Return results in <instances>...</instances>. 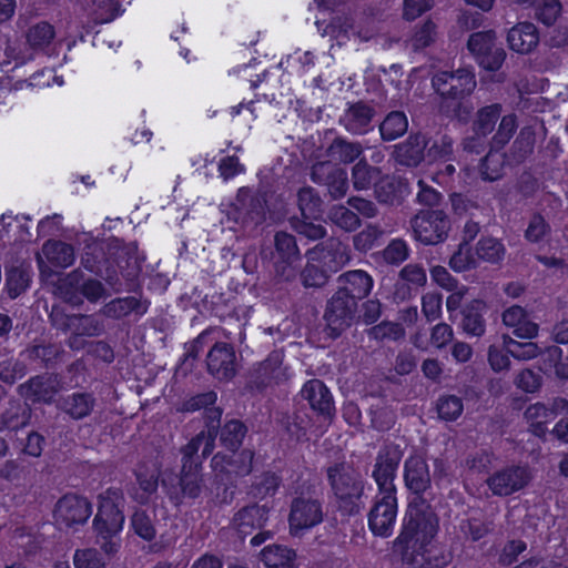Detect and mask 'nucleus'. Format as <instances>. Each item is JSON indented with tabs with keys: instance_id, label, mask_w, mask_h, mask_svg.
I'll return each mask as SVG.
<instances>
[{
	"instance_id": "38",
	"label": "nucleus",
	"mask_w": 568,
	"mask_h": 568,
	"mask_svg": "<svg viewBox=\"0 0 568 568\" xmlns=\"http://www.w3.org/2000/svg\"><path fill=\"white\" fill-rule=\"evenodd\" d=\"M379 171L369 166L365 161H359L353 168V184L357 190H366L375 183Z\"/></svg>"
},
{
	"instance_id": "58",
	"label": "nucleus",
	"mask_w": 568,
	"mask_h": 568,
	"mask_svg": "<svg viewBox=\"0 0 568 568\" xmlns=\"http://www.w3.org/2000/svg\"><path fill=\"white\" fill-rule=\"evenodd\" d=\"M501 159L497 153H489L480 164V174L484 180L495 181L501 173Z\"/></svg>"
},
{
	"instance_id": "5",
	"label": "nucleus",
	"mask_w": 568,
	"mask_h": 568,
	"mask_svg": "<svg viewBox=\"0 0 568 568\" xmlns=\"http://www.w3.org/2000/svg\"><path fill=\"white\" fill-rule=\"evenodd\" d=\"M412 229L417 241L425 245H435L445 241L450 222L443 211H420L412 220Z\"/></svg>"
},
{
	"instance_id": "49",
	"label": "nucleus",
	"mask_w": 568,
	"mask_h": 568,
	"mask_svg": "<svg viewBox=\"0 0 568 568\" xmlns=\"http://www.w3.org/2000/svg\"><path fill=\"white\" fill-rule=\"evenodd\" d=\"M73 564L75 568H104L105 566L99 551L91 548L77 550L73 556Z\"/></svg>"
},
{
	"instance_id": "32",
	"label": "nucleus",
	"mask_w": 568,
	"mask_h": 568,
	"mask_svg": "<svg viewBox=\"0 0 568 568\" xmlns=\"http://www.w3.org/2000/svg\"><path fill=\"white\" fill-rule=\"evenodd\" d=\"M425 160L428 164L447 162L453 154V140L447 135H440L432 141L428 140Z\"/></svg>"
},
{
	"instance_id": "61",
	"label": "nucleus",
	"mask_w": 568,
	"mask_h": 568,
	"mask_svg": "<svg viewBox=\"0 0 568 568\" xmlns=\"http://www.w3.org/2000/svg\"><path fill=\"white\" fill-rule=\"evenodd\" d=\"M507 351L491 345L488 348V363L491 369L496 373L501 371H508L510 368V359Z\"/></svg>"
},
{
	"instance_id": "47",
	"label": "nucleus",
	"mask_w": 568,
	"mask_h": 568,
	"mask_svg": "<svg viewBox=\"0 0 568 568\" xmlns=\"http://www.w3.org/2000/svg\"><path fill=\"white\" fill-rule=\"evenodd\" d=\"M138 483L142 494L136 493V498L143 503L158 488V470L155 468L152 470L140 469L138 471Z\"/></svg>"
},
{
	"instance_id": "9",
	"label": "nucleus",
	"mask_w": 568,
	"mask_h": 568,
	"mask_svg": "<svg viewBox=\"0 0 568 568\" xmlns=\"http://www.w3.org/2000/svg\"><path fill=\"white\" fill-rule=\"evenodd\" d=\"M494 31L476 32L468 40V49L481 68L488 71L498 70L505 61L506 52L496 44Z\"/></svg>"
},
{
	"instance_id": "57",
	"label": "nucleus",
	"mask_w": 568,
	"mask_h": 568,
	"mask_svg": "<svg viewBox=\"0 0 568 568\" xmlns=\"http://www.w3.org/2000/svg\"><path fill=\"white\" fill-rule=\"evenodd\" d=\"M371 334L375 338H382V339L387 338V339L396 341V339L404 337L405 331L402 327V325H399L397 323L385 322L377 326H374L371 329Z\"/></svg>"
},
{
	"instance_id": "46",
	"label": "nucleus",
	"mask_w": 568,
	"mask_h": 568,
	"mask_svg": "<svg viewBox=\"0 0 568 568\" xmlns=\"http://www.w3.org/2000/svg\"><path fill=\"white\" fill-rule=\"evenodd\" d=\"M436 24L432 20H426L414 33L410 39L412 47L416 50L424 49L435 41Z\"/></svg>"
},
{
	"instance_id": "30",
	"label": "nucleus",
	"mask_w": 568,
	"mask_h": 568,
	"mask_svg": "<svg viewBox=\"0 0 568 568\" xmlns=\"http://www.w3.org/2000/svg\"><path fill=\"white\" fill-rule=\"evenodd\" d=\"M94 404L95 400L90 394L74 393L63 399L61 408L72 418L82 419L90 415Z\"/></svg>"
},
{
	"instance_id": "11",
	"label": "nucleus",
	"mask_w": 568,
	"mask_h": 568,
	"mask_svg": "<svg viewBox=\"0 0 568 568\" xmlns=\"http://www.w3.org/2000/svg\"><path fill=\"white\" fill-rule=\"evenodd\" d=\"M402 459V450L397 445H386L378 453L373 477L378 493H395L394 478Z\"/></svg>"
},
{
	"instance_id": "39",
	"label": "nucleus",
	"mask_w": 568,
	"mask_h": 568,
	"mask_svg": "<svg viewBox=\"0 0 568 568\" xmlns=\"http://www.w3.org/2000/svg\"><path fill=\"white\" fill-rule=\"evenodd\" d=\"M329 220L345 231H354L359 225L357 215L345 206L332 207L328 214Z\"/></svg>"
},
{
	"instance_id": "27",
	"label": "nucleus",
	"mask_w": 568,
	"mask_h": 568,
	"mask_svg": "<svg viewBox=\"0 0 568 568\" xmlns=\"http://www.w3.org/2000/svg\"><path fill=\"white\" fill-rule=\"evenodd\" d=\"M525 418L530 430L540 437L547 433L548 425L555 419V414L546 405L536 403L527 407Z\"/></svg>"
},
{
	"instance_id": "7",
	"label": "nucleus",
	"mask_w": 568,
	"mask_h": 568,
	"mask_svg": "<svg viewBox=\"0 0 568 568\" xmlns=\"http://www.w3.org/2000/svg\"><path fill=\"white\" fill-rule=\"evenodd\" d=\"M397 518V498L395 493H378L368 514V527L378 537L393 534Z\"/></svg>"
},
{
	"instance_id": "17",
	"label": "nucleus",
	"mask_w": 568,
	"mask_h": 568,
	"mask_svg": "<svg viewBox=\"0 0 568 568\" xmlns=\"http://www.w3.org/2000/svg\"><path fill=\"white\" fill-rule=\"evenodd\" d=\"M232 452L231 456L219 453L212 458L214 471L235 476L247 475L252 469L253 453L248 449L240 453Z\"/></svg>"
},
{
	"instance_id": "28",
	"label": "nucleus",
	"mask_w": 568,
	"mask_h": 568,
	"mask_svg": "<svg viewBox=\"0 0 568 568\" xmlns=\"http://www.w3.org/2000/svg\"><path fill=\"white\" fill-rule=\"evenodd\" d=\"M500 113L501 105L498 103L483 106L477 111L473 130L478 139L485 138L494 131L497 121L500 119Z\"/></svg>"
},
{
	"instance_id": "59",
	"label": "nucleus",
	"mask_w": 568,
	"mask_h": 568,
	"mask_svg": "<svg viewBox=\"0 0 568 568\" xmlns=\"http://www.w3.org/2000/svg\"><path fill=\"white\" fill-rule=\"evenodd\" d=\"M408 256V248L404 241L395 240L383 252L384 260L389 264H399Z\"/></svg>"
},
{
	"instance_id": "55",
	"label": "nucleus",
	"mask_w": 568,
	"mask_h": 568,
	"mask_svg": "<svg viewBox=\"0 0 568 568\" xmlns=\"http://www.w3.org/2000/svg\"><path fill=\"white\" fill-rule=\"evenodd\" d=\"M422 311L427 321H435L442 314V295L427 293L422 298Z\"/></svg>"
},
{
	"instance_id": "64",
	"label": "nucleus",
	"mask_w": 568,
	"mask_h": 568,
	"mask_svg": "<svg viewBox=\"0 0 568 568\" xmlns=\"http://www.w3.org/2000/svg\"><path fill=\"white\" fill-rule=\"evenodd\" d=\"M400 278L414 286H423L427 281L425 270L417 264H407L400 271Z\"/></svg>"
},
{
	"instance_id": "4",
	"label": "nucleus",
	"mask_w": 568,
	"mask_h": 568,
	"mask_svg": "<svg viewBox=\"0 0 568 568\" xmlns=\"http://www.w3.org/2000/svg\"><path fill=\"white\" fill-rule=\"evenodd\" d=\"M122 506L123 497L118 490L108 489L99 496L93 526L100 538L118 536L122 530L124 524Z\"/></svg>"
},
{
	"instance_id": "50",
	"label": "nucleus",
	"mask_w": 568,
	"mask_h": 568,
	"mask_svg": "<svg viewBox=\"0 0 568 568\" xmlns=\"http://www.w3.org/2000/svg\"><path fill=\"white\" fill-rule=\"evenodd\" d=\"M449 265L456 272H464L476 265V258L467 243L459 245L458 251L452 256Z\"/></svg>"
},
{
	"instance_id": "62",
	"label": "nucleus",
	"mask_w": 568,
	"mask_h": 568,
	"mask_svg": "<svg viewBox=\"0 0 568 568\" xmlns=\"http://www.w3.org/2000/svg\"><path fill=\"white\" fill-rule=\"evenodd\" d=\"M515 384L524 392L534 393L539 389L541 378L531 369H524L517 375Z\"/></svg>"
},
{
	"instance_id": "56",
	"label": "nucleus",
	"mask_w": 568,
	"mask_h": 568,
	"mask_svg": "<svg viewBox=\"0 0 568 568\" xmlns=\"http://www.w3.org/2000/svg\"><path fill=\"white\" fill-rule=\"evenodd\" d=\"M561 13V4L558 0L545 1L537 8V19L545 24H552L556 22Z\"/></svg>"
},
{
	"instance_id": "23",
	"label": "nucleus",
	"mask_w": 568,
	"mask_h": 568,
	"mask_svg": "<svg viewBox=\"0 0 568 568\" xmlns=\"http://www.w3.org/2000/svg\"><path fill=\"white\" fill-rule=\"evenodd\" d=\"M302 397L311 407L321 413L329 414L333 408V400L327 387L318 379H312L304 384L301 390Z\"/></svg>"
},
{
	"instance_id": "21",
	"label": "nucleus",
	"mask_w": 568,
	"mask_h": 568,
	"mask_svg": "<svg viewBox=\"0 0 568 568\" xmlns=\"http://www.w3.org/2000/svg\"><path fill=\"white\" fill-rule=\"evenodd\" d=\"M268 519V508L253 505L241 509L233 518V526L239 534L246 536L254 529L262 528Z\"/></svg>"
},
{
	"instance_id": "45",
	"label": "nucleus",
	"mask_w": 568,
	"mask_h": 568,
	"mask_svg": "<svg viewBox=\"0 0 568 568\" xmlns=\"http://www.w3.org/2000/svg\"><path fill=\"white\" fill-rule=\"evenodd\" d=\"M462 399L456 396H445L438 400L437 410L439 417L446 420H455L463 413Z\"/></svg>"
},
{
	"instance_id": "43",
	"label": "nucleus",
	"mask_w": 568,
	"mask_h": 568,
	"mask_svg": "<svg viewBox=\"0 0 568 568\" xmlns=\"http://www.w3.org/2000/svg\"><path fill=\"white\" fill-rule=\"evenodd\" d=\"M54 38L53 27L47 22L38 23L28 31V43L33 48L48 45Z\"/></svg>"
},
{
	"instance_id": "51",
	"label": "nucleus",
	"mask_w": 568,
	"mask_h": 568,
	"mask_svg": "<svg viewBox=\"0 0 568 568\" xmlns=\"http://www.w3.org/2000/svg\"><path fill=\"white\" fill-rule=\"evenodd\" d=\"M550 227L546 220L540 215H534L528 223L525 237L531 243H538L548 235Z\"/></svg>"
},
{
	"instance_id": "42",
	"label": "nucleus",
	"mask_w": 568,
	"mask_h": 568,
	"mask_svg": "<svg viewBox=\"0 0 568 568\" xmlns=\"http://www.w3.org/2000/svg\"><path fill=\"white\" fill-rule=\"evenodd\" d=\"M310 260V256H307ZM331 273L326 271L320 263L315 261H308L305 270L302 273L303 284L307 287H317L326 283V280Z\"/></svg>"
},
{
	"instance_id": "1",
	"label": "nucleus",
	"mask_w": 568,
	"mask_h": 568,
	"mask_svg": "<svg viewBox=\"0 0 568 568\" xmlns=\"http://www.w3.org/2000/svg\"><path fill=\"white\" fill-rule=\"evenodd\" d=\"M438 518L422 496H413L405 515L403 530L395 540L402 549L403 560L413 568H442L435 537Z\"/></svg>"
},
{
	"instance_id": "60",
	"label": "nucleus",
	"mask_w": 568,
	"mask_h": 568,
	"mask_svg": "<svg viewBox=\"0 0 568 568\" xmlns=\"http://www.w3.org/2000/svg\"><path fill=\"white\" fill-rule=\"evenodd\" d=\"M71 326L74 327L77 334L93 336L98 335L101 332V326L99 323L91 316H75L71 320Z\"/></svg>"
},
{
	"instance_id": "40",
	"label": "nucleus",
	"mask_w": 568,
	"mask_h": 568,
	"mask_svg": "<svg viewBox=\"0 0 568 568\" xmlns=\"http://www.w3.org/2000/svg\"><path fill=\"white\" fill-rule=\"evenodd\" d=\"M244 436V425L239 420H231L224 425L221 439L225 447H227L230 450H235L241 445Z\"/></svg>"
},
{
	"instance_id": "29",
	"label": "nucleus",
	"mask_w": 568,
	"mask_h": 568,
	"mask_svg": "<svg viewBox=\"0 0 568 568\" xmlns=\"http://www.w3.org/2000/svg\"><path fill=\"white\" fill-rule=\"evenodd\" d=\"M283 356L280 352H274L270 357L260 364L256 369V378L263 385L277 383L283 379L286 374L282 367Z\"/></svg>"
},
{
	"instance_id": "22",
	"label": "nucleus",
	"mask_w": 568,
	"mask_h": 568,
	"mask_svg": "<svg viewBox=\"0 0 568 568\" xmlns=\"http://www.w3.org/2000/svg\"><path fill=\"white\" fill-rule=\"evenodd\" d=\"M373 115V109L359 102L349 105L341 121L348 132L353 134H364L369 130Z\"/></svg>"
},
{
	"instance_id": "13",
	"label": "nucleus",
	"mask_w": 568,
	"mask_h": 568,
	"mask_svg": "<svg viewBox=\"0 0 568 568\" xmlns=\"http://www.w3.org/2000/svg\"><path fill=\"white\" fill-rule=\"evenodd\" d=\"M355 308L356 302L346 292L337 291L334 294L325 312L326 325L332 336H337L351 325Z\"/></svg>"
},
{
	"instance_id": "52",
	"label": "nucleus",
	"mask_w": 568,
	"mask_h": 568,
	"mask_svg": "<svg viewBox=\"0 0 568 568\" xmlns=\"http://www.w3.org/2000/svg\"><path fill=\"white\" fill-rule=\"evenodd\" d=\"M517 130V118L515 114H506L500 119L494 142L498 145L506 144Z\"/></svg>"
},
{
	"instance_id": "15",
	"label": "nucleus",
	"mask_w": 568,
	"mask_h": 568,
	"mask_svg": "<svg viewBox=\"0 0 568 568\" xmlns=\"http://www.w3.org/2000/svg\"><path fill=\"white\" fill-rule=\"evenodd\" d=\"M209 372L220 381H229L235 375V352L226 343H216L207 355Z\"/></svg>"
},
{
	"instance_id": "33",
	"label": "nucleus",
	"mask_w": 568,
	"mask_h": 568,
	"mask_svg": "<svg viewBox=\"0 0 568 568\" xmlns=\"http://www.w3.org/2000/svg\"><path fill=\"white\" fill-rule=\"evenodd\" d=\"M408 128L405 113L399 111L390 112L379 125L381 135L384 140L392 141L402 136Z\"/></svg>"
},
{
	"instance_id": "37",
	"label": "nucleus",
	"mask_w": 568,
	"mask_h": 568,
	"mask_svg": "<svg viewBox=\"0 0 568 568\" xmlns=\"http://www.w3.org/2000/svg\"><path fill=\"white\" fill-rule=\"evenodd\" d=\"M476 255L479 260L496 263L503 260L505 255V247L496 239H481L477 243Z\"/></svg>"
},
{
	"instance_id": "54",
	"label": "nucleus",
	"mask_w": 568,
	"mask_h": 568,
	"mask_svg": "<svg viewBox=\"0 0 568 568\" xmlns=\"http://www.w3.org/2000/svg\"><path fill=\"white\" fill-rule=\"evenodd\" d=\"M434 7V0H404L403 18L413 21Z\"/></svg>"
},
{
	"instance_id": "19",
	"label": "nucleus",
	"mask_w": 568,
	"mask_h": 568,
	"mask_svg": "<svg viewBox=\"0 0 568 568\" xmlns=\"http://www.w3.org/2000/svg\"><path fill=\"white\" fill-rule=\"evenodd\" d=\"M428 140L423 134L410 135L406 141L395 146V160L406 166H416L425 160Z\"/></svg>"
},
{
	"instance_id": "48",
	"label": "nucleus",
	"mask_w": 568,
	"mask_h": 568,
	"mask_svg": "<svg viewBox=\"0 0 568 568\" xmlns=\"http://www.w3.org/2000/svg\"><path fill=\"white\" fill-rule=\"evenodd\" d=\"M275 247L280 256L291 263L298 255L295 240L287 233L280 232L275 235Z\"/></svg>"
},
{
	"instance_id": "24",
	"label": "nucleus",
	"mask_w": 568,
	"mask_h": 568,
	"mask_svg": "<svg viewBox=\"0 0 568 568\" xmlns=\"http://www.w3.org/2000/svg\"><path fill=\"white\" fill-rule=\"evenodd\" d=\"M485 312L486 304L481 300H473L464 307L462 326L466 334L477 337L484 335L486 325L483 315Z\"/></svg>"
},
{
	"instance_id": "44",
	"label": "nucleus",
	"mask_w": 568,
	"mask_h": 568,
	"mask_svg": "<svg viewBox=\"0 0 568 568\" xmlns=\"http://www.w3.org/2000/svg\"><path fill=\"white\" fill-rule=\"evenodd\" d=\"M131 526L134 532L145 540H152L155 537V528L150 516L143 510H136L131 519Z\"/></svg>"
},
{
	"instance_id": "16",
	"label": "nucleus",
	"mask_w": 568,
	"mask_h": 568,
	"mask_svg": "<svg viewBox=\"0 0 568 568\" xmlns=\"http://www.w3.org/2000/svg\"><path fill=\"white\" fill-rule=\"evenodd\" d=\"M506 40L514 52L529 54L539 43V32L534 23L519 22L508 30Z\"/></svg>"
},
{
	"instance_id": "6",
	"label": "nucleus",
	"mask_w": 568,
	"mask_h": 568,
	"mask_svg": "<svg viewBox=\"0 0 568 568\" xmlns=\"http://www.w3.org/2000/svg\"><path fill=\"white\" fill-rule=\"evenodd\" d=\"M322 520L323 509L317 499L304 494L293 499L288 517L290 531L293 536L302 535Z\"/></svg>"
},
{
	"instance_id": "36",
	"label": "nucleus",
	"mask_w": 568,
	"mask_h": 568,
	"mask_svg": "<svg viewBox=\"0 0 568 568\" xmlns=\"http://www.w3.org/2000/svg\"><path fill=\"white\" fill-rule=\"evenodd\" d=\"M544 368L546 372L552 368L558 378L568 379V356L562 358V349L550 346L546 351Z\"/></svg>"
},
{
	"instance_id": "10",
	"label": "nucleus",
	"mask_w": 568,
	"mask_h": 568,
	"mask_svg": "<svg viewBox=\"0 0 568 568\" xmlns=\"http://www.w3.org/2000/svg\"><path fill=\"white\" fill-rule=\"evenodd\" d=\"M91 515V503L85 497L75 494H67L61 497L54 508L55 521L69 528L85 524Z\"/></svg>"
},
{
	"instance_id": "12",
	"label": "nucleus",
	"mask_w": 568,
	"mask_h": 568,
	"mask_svg": "<svg viewBox=\"0 0 568 568\" xmlns=\"http://www.w3.org/2000/svg\"><path fill=\"white\" fill-rule=\"evenodd\" d=\"M531 479L530 471L526 467L511 466L495 471L486 483L496 496H509L528 485Z\"/></svg>"
},
{
	"instance_id": "53",
	"label": "nucleus",
	"mask_w": 568,
	"mask_h": 568,
	"mask_svg": "<svg viewBox=\"0 0 568 568\" xmlns=\"http://www.w3.org/2000/svg\"><path fill=\"white\" fill-rule=\"evenodd\" d=\"M30 282L29 274L21 270H11L7 277V287L9 295L14 298L24 291Z\"/></svg>"
},
{
	"instance_id": "2",
	"label": "nucleus",
	"mask_w": 568,
	"mask_h": 568,
	"mask_svg": "<svg viewBox=\"0 0 568 568\" xmlns=\"http://www.w3.org/2000/svg\"><path fill=\"white\" fill-rule=\"evenodd\" d=\"M215 427L207 432H201L183 449V464L179 484L184 496L195 498L201 493L200 458L197 452L202 450V456H209L214 447Z\"/></svg>"
},
{
	"instance_id": "41",
	"label": "nucleus",
	"mask_w": 568,
	"mask_h": 568,
	"mask_svg": "<svg viewBox=\"0 0 568 568\" xmlns=\"http://www.w3.org/2000/svg\"><path fill=\"white\" fill-rule=\"evenodd\" d=\"M298 206L304 219H315L320 213L321 200L311 187L298 192Z\"/></svg>"
},
{
	"instance_id": "34",
	"label": "nucleus",
	"mask_w": 568,
	"mask_h": 568,
	"mask_svg": "<svg viewBox=\"0 0 568 568\" xmlns=\"http://www.w3.org/2000/svg\"><path fill=\"white\" fill-rule=\"evenodd\" d=\"M503 347L514 358L519 361H529L540 354V347L534 342H517L508 335L503 336Z\"/></svg>"
},
{
	"instance_id": "8",
	"label": "nucleus",
	"mask_w": 568,
	"mask_h": 568,
	"mask_svg": "<svg viewBox=\"0 0 568 568\" xmlns=\"http://www.w3.org/2000/svg\"><path fill=\"white\" fill-rule=\"evenodd\" d=\"M433 87L443 98L459 100L475 90V74L469 69H458L455 72L442 71L434 75Z\"/></svg>"
},
{
	"instance_id": "20",
	"label": "nucleus",
	"mask_w": 568,
	"mask_h": 568,
	"mask_svg": "<svg viewBox=\"0 0 568 568\" xmlns=\"http://www.w3.org/2000/svg\"><path fill=\"white\" fill-rule=\"evenodd\" d=\"M501 317L503 323L511 328L518 338L532 339L538 335V325L529 320L527 312L521 306H510L504 311Z\"/></svg>"
},
{
	"instance_id": "63",
	"label": "nucleus",
	"mask_w": 568,
	"mask_h": 568,
	"mask_svg": "<svg viewBox=\"0 0 568 568\" xmlns=\"http://www.w3.org/2000/svg\"><path fill=\"white\" fill-rule=\"evenodd\" d=\"M381 234V231L376 226L369 225L354 237V245L359 251H368L373 247Z\"/></svg>"
},
{
	"instance_id": "14",
	"label": "nucleus",
	"mask_w": 568,
	"mask_h": 568,
	"mask_svg": "<svg viewBox=\"0 0 568 568\" xmlns=\"http://www.w3.org/2000/svg\"><path fill=\"white\" fill-rule=\"evenodd\" d=\"M310 261L321 264L329 273H335L349 262L347 245L338 240H329L323 245H317L307 253Z\"/></svg>"
},
{
	"instance_id": "25",
	"label": "nucleus",
	"mask_w": 568,
	"mask_h": 568,
	"mask_svg": "<svg viewBox=\"0 0 568 568\" xmlns=\"http://www.w3.org/2000/svg\"><path fill=\"white\" fill-rule=\"evenodd\" d=\"M343 286L339 292H346L347 296L357 300L367 296L373 287L372 277L364 271L356 270L344 274L341 278Z\"/></svg>"
},
{
	"instance_id": "3",
	"label": "nucleus",
	"mask_w": 568,
	"mask_h": 568,
	"mask_svg": "<svg viewBox=\"0 0 568 568\" xmlns=\"http://www.w3.org/2000/svg\"><path fill=\"white\" fill-rule=\"evenodd\" d=\"M328 477L338 500V507L347 514L358 511L363 487L357 474L349 467L342 465L331 468Z\"/></svg>"
},
{
	"instance_id": "26",
	"label": "nucleus",
	"mask_w": 568,
	"mask_h": 568,
	"mask_svg": "<svg viewBox=\"0 0 568 568\" xmlns=\"http://www.w3.org/2000/svg\"><path fill=\"white\" fill-rule=\"evenodd\" d=\"M260 556L266 568H295V551L286 546H266Z\"/></svg>"
},
{
	"instance_id": "18",
	"label": "nucleus",
	"mask_w": 568,
	"mask_h": 568,
	"mask_svg": "<svg viewBox=\"0 0 568 568\" xmlns=\"http://www.w3.org/2000/svg\"><path fill=\"white\" fill-rule=\"evenodd\" d=\"M405 483L414 496H420L430 486V475L423 456L414 455L405 462Z\"/></svg>"
},
{
	"instance_id": "31",
	"label": "nucleus",
	"mask_w": 568,
	"mask_h": 568,
	"mask_svg": "<svg viewBox=\"0 0 568 568\" xmlns=\"http://www.w3.org/2000/svg\"><path fill=\"white\" fill-rule=\"evenodd\" d=\"M42 253L51 263L60 267H68L74 262L72 246L62 242H47Z\"/></svg>"
},
{
	"instance_id": "35",
	"label": "nucleus",
	"mask_w": 568,
	"mask_h": 568,
	"mask_svg": "<svg viewBox=\"0 0 568 568\" xmlns=\"http://www.w3.org/2000/svg\"><path fill=\"white\" fill-rule=\"evenodd\" d=\"M363 152L359 143L347 142L342 139H336L331 144L328 153L333 159L339 160L344 163H349L357 159Z\"/></svg>"
}]
</instances>
